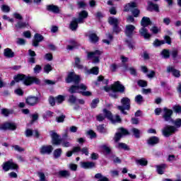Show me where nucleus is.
<instances>
[{"mask_svg":"<svg viewBox=\"0 0 181 181\" xmlns=\"http://www.w3.org/2000/svg\"><path fill=\"white\" fill-rule=\"evenodd\" d=\"M16 83H19V81H23L25 86H32L33 83L35 84H40V80L34 76H26L25 74H18L13 77Z\"/></svg>","mask_w":181,"mask_h":181,"instance_id":"1","label":"nucleus"},{"mask_svg":"<svg viewBox=\"0 0 181 181\" xmlns=\"http://www.w3.org/2000/svg\"><path fill=\"white\" fill-rule=\"evenodd\" d=\"M88 16V13L86 11H82L79 13V17L78 18H74L70 23L69 29L71 30H77L78 28V23H84V19Z\"/></svg>","mask_w":181,"mask_h":181,"instance_id":"2","label":"nucleus"},{"mask_svg":"<svg viewBox=\"0 0 181 181\" xmlns=\"http://www.w3.org/2000/svg\"><path fill=\"white\" fill-rule=\"evenodd\" d=\"M120 103L122 105L117 106V110H119L122 114L127 115L128 113L125 111V110L127 111L131 110V99L127 97H124L121 99Z\"/></svg>","mask_w":181,"mask_h":181,"instance_id":"3","label":"nucleus"},{"mask_svg":"<svg viewBox=\"0 0 181 181\" xmlns=\"http://www.w3.org/2000/svg\"><path fill=\"white\" fill-rule=\"evenodd\" d=\"M105 91H116L117 93H125V87L119 83V81H116L111 87H104Z\"/></svg>","mask_w":181,"mask_h":181,"instance_id":"4","label":"nucleus"},{"mask_svg":"<svg viewBox=\"0 0 181 181\" xmlns=\"http://www.w3.org/2000/svg\"><path fill=\"white\" fill-rule=\"evenodd\" d=\"M136 6H138V5L135 2L129 3L124 6V12H129V11H131L134 18H138L140 11L137 8H136Z\"/></svg>","mask_w":181,"mask_h":181,"instance_id":"5","label":"nucleus"},{"mask_svg":"<svg viewBox=\"0 0 181 181\" xmlns=\"http://www.w3.org/2000/svg\"><path fill=\"white\" fill-rule=\"evenodd\" d=\"M162 132L164 136L168 138V136H170V135H173L175 132H177V128H176L175 126L166 125L162 129Z\"/></svg>","mask_w":181,"mask_h":181,"instance_id":"6","label":"nucleus"},{"mask_svg":"<svg viewBox=\"0 0 181 181\" xmlns=\"http://www.w3.org/2000/svg\"><path fill=\"white\" fill-rule=\"evenodd\" d=\"M81 81V78H80V76L76 75L74 72H69L68 74V76L66 78V83H74L75 84H78Z\"/></svg>","mask_w":181,"mask_h":181,"instance_id":"7","label":"nucleus"},{"mask_svg":"<svg viewBox=\"0 0 181 181\" xmlns=\"http://www.w3.org/2000/svg\"><path fill=\"white\" fill-rule=\"evenodd\" d=\"M103 54V51L96 50L93 52L88 53V59H92L93 63H100V56Z\"/></svg>","mask_w":181,"mask_h":181,"instance_id":"8","label":"nucleus"},{"mask_svg":"<svg viewBox=\"0 0 181 181\" xmlns=\"http://www.w3.org/2000/svg\"><path fill=\"white\" fill-rule=\"evenodd\" d=\"M80 90H83V91H86V90H87V86L83 83L80 84L79 86L72 85L69 89V92L71 94H74L76 93H81Z\"/></svg>","mask_w":181,"mask_h":181,"instance_id":"9","label":"nucleus"},{"mask_svg":"<svg viewBox=\"0 0 181 181\" xmlns=\"http://www.w3.org/2000/svg\"><path fill=\"white\" fill-rule=\"evenodd\" d=\"M50 136L52 138V145H62V139H60V136L56 133L54 131L49 132Z\"/></svg>","mask_w":181,"mask_h":181,"instance_id":"10","label":"nucleus"},{"mask_svg":"<svg viewBox=\"0 0 181 181\" xmlns=\"http://www.w3.org/2000/svg\"><path fill=\"white\" fill-rule=\"evenodd\" d=\"M122 135H129V132L126 129L122 127L118 129V132L115 134L114 141L115 142H119V141L122 138Z\"/></svg>","mask_w":181,"mask_h":181,"instance_id":"11","label":"nucleus"},{"mask_svg":"<svg viewBox=\"0 0 181 181\" xmlns=\"http://www.w3.org/2000/svg\"><path fill=\"white\" fill-rule=\"evenodd\" d=\"M172 115H173V110L168 109L167 107L163 108V118L165 119V121L167 122L173 121L172 119Z\"/></svg>","mask_w":181,"mask_h":181,"instance_id":"12","label":"nucleus"},{"mask_svg":"<svg viewBox=\"0 0 181 181\" xmlns=\"http://www.w3.org/2000/svg\"><path fill=\"white\" fill-rule=\"evenodd\" d=\"M3 169L5 172L11 169H18V165L15 164L12 160H10L3 164Z\"/></svg>","mask_w":181,"mask_h":181,"instance_id":"13","label":"nucleus"},{"mask_svg":"<svg viewBox=\"0 0 181 181\" xmlns=\"http://www.w3.org/2000/svg\"><path fill=\"white\" fill-rule=\"evenodd\" d=\"M1 129H3L4 131H6L8 129L15 131V129H16V124L12 122H6L3 124H0V131Z\"/></svg>","mask_w":181,"mask_h":181,"instance_id":"14","label":"nucleus"},{"mask_svg":"<svg viewBox=\"0 0 181 181\" xmlns=\"http://www.w3.org/2000/svg\"><path fill=\"white\" fill-rule=\"evenodd\" d=\"M25 103L30 107H35V105L39 104V98L36 96H28L25 99Z\"/></svg>","mask_w":181,"mask_h":181,"instance_id":"15","label":"nucleus"},{"mask_svg":"<svg viewBox=\"0 0 181 181\" xmlns=\"http://www.w3.org/2000/svg\"><path fill=\"white\" fill-rule=\"evenodd\" d=\"M40 152L42 155H50L53 152V146L51 145L42 146L40 149Z\"/></svg>","mask_w":181,"mask_h":181,"instance_id":"16","label":"nucleus"},{"mask_svg":"<svg viewBox=\"0 0 181 181\" xmlns=\"http://www.w3.org/2000/svg\"><path fill=\"white\" fill-rule=\"evenodd\" d=\"M167 73H172L174 77L179 78L180 77V71L175 69L174 66H169L167 67Z\"/></svg>","mask_w":181,"mask_h":181,"instance_id":"17","label":"nucleus"},{"mask_svg":"<svg viewBox=\"0 0 181 181\" xmlns=\"http://www.w3.org/2000/svg\"><path fill=\"white\" fill-rule=\"evenodd\" d=\"M43 39L44 37L40 35V34L36 33L34 36V40H33V46H34V47H37V46H39V43L42 42Z\"/></svg>","mask_w":181,"mask_h":181,"instance_id":"18","label":"nucleus"},{"mask_svg":"<svg viewBox=\"0 0 181 181\" xmlns=\"http://www.w3.org/2000/svg\"><path fill=\"white\" fill-rule=\"evenodd\" d=\"M134 30H135V27L133 25H126V29H125L126 36H128V37H132V35H134Z\"/></svg>","mask_w":181,"mask_h":181,"instance_id":"19","label":"nucleus"},{"mask_svg":"<svg viewBox=\"0 0 181 181\" xmlns=\"http://www.w3.org/2000/svg\"><path fill=\"white\" fill-rule=\"evenodd\" d=\"M83 71L86 74H95L97 76L98 74L99 69L98 66H94L91 69L88 70L87 67L83 68Z\"/></svg>","mask_w":181,"mask_h":181,"instance_id":"20","label":"nucleus"},{"mask_svg":"<svg viewBox=\"0 0 181 181\" xmlns=\"http://www.w3.org/2000/svg\"><path fill=\"white\" fill-rule=\"evenodd\" d=\"M28 54L30 57L28 59V63H30L31 64H35L36 63V52L32 49L28 50Z\"/></svg>","mask_w":181,"mask_h":181,"instance_id":"21","label":"nucleus"},{"mask_svg":"<svg viewBox=\"0 0 181 181\" xmlns=\"http://www.w3.org/2000/svg\"><path fill=\"white\" fill-rule=\"evenodd\" d=\"M160 139L158 136H151L147 140V143L148 145H151V146H154V145H158L159 144Z\"/></svg>","mask_w":181,"mask_h":181,"instance_id":"22","label":"nucleus"},{"mask_svg":"<svg viewBox=\"0 0 181 181\" xmlns=\"http://www.w3.org/2000/svg\"><path fill=\"white\" fill-rule=\"evenodd\" d=\"M139 33L141 36H143L144 39H149L151 37V34L148 32V29L146 28V27H142L139 30Z\"/></svg>","mask_w":181,"mask_h":181,"instance_id":"23","label":"nucleus"},{"mask_svg":"<svg viewBox=\"0 0 181 181\" xmlns=\"http://www.w3.org/2000/svg\"><path fill=\"white\" fill-rule=\"evenodd\" d=\"M81 168L83 169H93V168H95V163L94 162H83L81 163Z\"/></svg>","mask_w":181,"mask_h":181,"instance_id":"24","label":"nucleus"},{"mask_svg":"<svg viewBox=\"0 0 181 181\" xmlns=\"http://www.w3.org/2000/svg\"><path fill=\"white\" fill-rule=\"evenodd\" d=\"M148 11H155V12H159V6L158 4H153L152 1H148Z\"/></svg>","mask_w":181,"mask_h":181,"instance_id":"25","label":"nucleus"},{"mask_svg":"<svg viewBox=\"0 0 181 181\" xmlns=\"http://www.w3.org/2000/svg\"><path fill=\"white\" fill-rule=\"evenodd\" d=\"M4 54L5 57H7V59H12V57H15V52H13L10 48L5 49Z\"/></svg>","mask_w":181,"mask_h":181,"instance_id":"26","label":"nucleus"},{"mask_svg":"<svg viewBox=\"0 0 181 181\" xmlns=\"http://www.w3.org/2000/svg\"><path fill=\"white\" fill-rule=\"evenodd\" d=\"M47 11H49V12H53L54 13H59L60 12L59 6L53 4L47 6Z\"/></svg>","mask_w":181,"mask_h":181,"instance_id":"27","label":"nucleus"},{"mask_svg":"<svg viewBox=\"0 0 181 181\" xmlns=\"http://www.w3.org/2000/svg\"><path fill=\"white\" fill-rule=\"evenodd\" d=\"M152 22L151 21V18L148 17H143L141 21V25L144 28H146V26H149V25H151Z\"/></svg>","mask_w":181,"mask_h":181,"instance_id":"28","label":"nucleus"},{"mask_svg":"<svg viewBox=\"0 0 181 181\" xmlns=\"http://www.w3.org/2000/svg\"><path fill=\"white\" fill-rule=\"evenodd\" d=\"M119 19L115 18V17H109L108 18V23L110 25H112V26H116L117 25H119Z\"/></svg>","mask_w":181,"mask_h":181,"instance_id":"29","label":"nucleus"},{"mask_svg":"<svg viewBox=\"0 0 181 181\" xmlns=\"http://www.w3.org/2000/svg\"><path fill=\"white\" fill-rule=\"evenodd\" d=\"M124 71H130V74H132V76H136V69H135V68L134 67H129L128 68V65L124 64Z\"/></svg>","mask_w":181,"mask_h":181,"instance_id":"30","label":"nucleus"},{"mask_svg":"<svg viewBox=\"0 0 181 181\" xmlns=\"http://www.w3.org/2000/svg\"><path fill=\"white\" fill-rule=\"evenodd\" d=\"M26 26H28V23H25V22H22V21H18L16 25V30H19V29H23L25 28H26Z\"/></svg>","mask_w":181,"mask_h":181,"instance_id":"31","label":"nucleus"},{"mask_svg":"<svg viewBox=\"0 0 181 181\" xmlns=\"http://www.w3.org/2000/svg\"><path fill=\"white\" fill-rule=\"evenodd\" d=\"M57 175L59 177H69L70 176V171L66 170H60Z\"/></svg>","mask_w":181,"mask_h":181,"instance_id":"32","label":"nucleus"},{"mask_svg":"<svg viewBox=\"0 0 181 181\" xmlns=\"http://www.w3.org/2000/svg\"><path fill=\"white\" fill-rule=\"evenodd\" d=\"M88 37L91 43H97L99 40L98 36L95 33L90 34Z\"/></svg>","mask_w":181,"mask_h":181,"instance_id":"33","label":"nucleus"},{"mask_svg":"<svg viewBox=\"0 0 181 181\" xmlns=\"http://www.w3.org/2000/svg\"><path fill=\"white\" fill-rule=\"evenodd\" d=\"M156 168L158 175H163L165 169H166V164H161L160 165H157Z\"/></svg>","mask_w":181,"mask_h":181,"instance_id":"34","label":"nucleus"},{"mask_svg":"<svg viewBox=\"0 0 181 181\" xmlns=\"http://www.w3.org/2000/svg\"><path fill=\"white\" fill-rule=\"evenodd\" d=\"M97 131L100 134H107V127L105 124H99L97 127Z\"/></svg>","mask_w":181,"mask_h":181,"instance_id":"35","label":"nucleus"},{"mask_svg":"<svg viewBox=\"0 0 181 181\" xmlns=\"http://www.w3.org/2000/svg\"><path fill=\"white\" fill-rule=\"evenodd\" d=\"M116 148L118 149H124V151H129V147L124 143H118Z\"/></svg>","mask_w":181,"mask_h":181,"instance_id":"36","label":"nucleus"},{"mask_svg":"<svg viewBox=\"0 0 181 181\" xmlns=\"http://www.w3.org/2000/svg\"><path fill=\"white\" fill-rule=\"evenodd\" d=\"M132 132L133 133V135L135 136V138H137V139L141 138V130L136 128H132Z\"/></svg>","mask_w":181,"mask_h":181,"instance_id":"37","label":"nucleus"},{"mask_svg":"<svg viewBox=\"0 0 181 181\" xmlns=\"http://www.w3.org/2000/svg\"><path fill=\"white\" fill-rule=\"evenodd\" d=\"M136 163L137 165H140L141 166H146V165H148V160H146L145 158H141L136 160Z\"/></svg>","mask_w":181,"mask_h":181,"instance_id":"38","label":"nucleus"},{"mask_svg":"<svg viewBox=\"0 0 181 181\" xmlns=\"http://www.w3.org/2000/svg\"><path fill=\"white\" fill-rule=\"evenodd\" d=\"M75 66L77 69L84 71V67L83 65L80 64V58L76 57L75 58Z\"/></svg>","mask_w":181,"mask_h":181,"instance_id":"39","label":"nucleus"},{"mask_svg":"<svg viewBox=\"0 0 181 181\" xmlns=\"http://www.w3.org/2000/svg\"><path fill=\"white\" fill-rule=\"evenodd\" d=\"M134 101L139 104V105H141V104H142L144 103V97L141 95H138L135 97L134 98Z\"/></svg>","mask_w":181,"mask_h":181,"instance_id":"40","label":"nucleus"},{"mask_svg":"<svg viewBox=\"0 0 181 181\" xmlns=\"http://www.w3.org/2000/svg\"><path fill=\"white\" fill-rule=\"evenodd\" d=\"M62 148L55 149L53 153L54 157L56 158H60V156H62Z\"/></svg>","mask_w":181,"mask_h":181,"instance_id":"41","label":"nucleus"},{"mask_svg":"<svg viewBox=\"0 0 181 181\" xmlns=\"http://www.w3.org/2000/svg\"><path fill=\"white\" fill-rule=\"evenodd\" d=\"M153 45L155 46V47H158L159 46H162V45H165V41L156 39L153 42Z\"/></svg>","mask_w":181,"mask_h":181,"instance_id":"42","label":"nucleus"},{"mask_svg":"<svg viewBox=\"0 0 181 181\" xmlns=\"http://www.w3.org/2000/svg\"><path fill=\"white\" fill-rule=\"evenodd\" d=\"M161 54L164 59H169V57H170V52H169L168 49H163L161 52Z\"/></svg>","mask_w":181,"mask_h":181,"instance_id":"43","label":"nucleus"},{"mask_svg":"<svg viewBox=\"0 0 181 181\" xmlns=\"http://www.w3.org/2000/svg\"><path fill=\"white\" fill-rule=\"evenodd\" d=\"M68 101L71 104H76V103L77 102V98L74 95H71L69 97Z\"/></svg>","mask_w":181,"mask_h":181,"instance_id":"44","label":"nucleus"},{"mask_svg":"<svg viewBox=\"0 0 181 181\" xmlns=\"http://www.w3.org/2000/svg\"><path fill=\"white\" fill-rule=\"evenodd\" d=\"M52 70H53V68L52 67V65L47 64L44 66V71L45 73H47V74H49V73H50V71H52Z\"/></svg>","mask_w":181,"mask_h":181,"instance_id":"45","label":"nucleus"},{"mask_svg":"<svg viewBox=\"0 0 181 181\" xmlns=\"http://www.w3.org/2000/svg\"><path fill=\"white\" fill-rule=\"evenodd\" d=\"M64 96L59 95L55 98V101L57 103V104H62L63 101H64Z\"/></svg>","mask_w":181,"mask_h":181,"instance_id":"46","label":"nucleus"},{"mask_svg":"<svg viewBox=\"0 0 181 181\" xmlns=\"http://www.w3.org/2000/svg\"><path fill=\"white\" fill-rule=\"evenodd\" d=\"M110 121L112 122V124H115V122H121V117L119 115H115V117H112Z\"/></svg>","mask_w":181,"mask_h":181,"instance_id":"47","label":"nucleus"},{"mask_svg":"<svg viewBox=\"0 0 181 181\" xmlns=\"http://www.w3.org/2000/svg\"><path fill=\"white\" fill-rule=\"evenodd\" d=\"M77 5L80 9L84 8L87 6V4H86V0L78 1Z\"/></svg>","mask_w":181,"mask_h":181,"instance_id":"48","label":"nucleus"},{"mask_svg":"<svg viewBox=\"0 0 181 181\" xmlns=\"http://www.w3.org/2000/svg\"><path fill=\"white\" fill-rule=\"evenodd\" d=\"M170 122H173L175 125L176 128H180L181 127V119H177L175 121L173 120Z\"/></svg>","mask_w":181,"mask_h":181,"instance_id":"49","label":"nucleus"},{"mask_svg":"<svg viewBox=\"0 0 181 181\" xmlns=\"http://www.w3.org/2000/svg\"><path fill=\"white\" fill-rule=\"evenodd\" d=\"M137 84L139 87H146L148 86V82L146 81L139 80L138 81Z\"/></svg>","mask_w":181,"mask_h":181,"instance_id":"50","label":"nucleus"},{"mask_svg":"<svg viewBox=\"0 0 181 181\" xmlns=\"http://www.w3.org/2000/svg\"><path fill=\"white\" fill-rule=\"evenodd\" d=\"M107 93H110L109 95H110V97H112V98H115V99L118 98V94H117V91L110 90Z\"/></svg>","mask_w":181,"mask_h":181,"instance_id":"51","label":"nucleus"},{"mask_svg":"<svg viewBox=\"0 0 181 181\" xmlns=\"http://www.w3.org/2000/svg\"><path fill=\"white\" fill-rule=\"evenodd\" d=\"M98 103H100V100L98 99L93 100L92 103H90L91 108H96L97 105H98Z\"/></svg>","mask_w":181,"mask_h":181,"instance_id":"52","label":"nucleus"},{"mask_svg":"<svg viewBox=\"0 0 181 181\" xmlns=\"http://www.w3.org/2000/svg\"><path fill=\"white\" fill-rule=\"evenodd\" d=\"M103 112L105 115V117L108 118V119H112V115L111 114V112L107 110L106 109L103 110Z\"/></svg>","mask_w":181,"mask_h":181,"instance_id":"53","label":"nucleus"},{"mask_svg":"<svg viewBox=\"0 0 181 181\" xmlns=\"http://www.w3.org/2000/svg\"><path fill=\"white\" fill-rule=\"evenodd\" d=\"M35 74H39L42 71V66L40 65H35L33 69Z\"/></svg>","mask_w":181,"mask_h":181,"instance_id":"54","label":"nucleus"},{"mask_svg":"<svg viewBox=\"0 0 181 181\" xmlns=\"http://www.w3.org/2000/svg\"><path fill=\"white\" fill-rule=\"evenodd\" d=\"M37 175L40 177V181H47V180H46V175H45V173L39 172L37 173Z\"/></svg>","mask_w":181,"mask_h":181,"instance_id":"55","label":"nucleus"},{"mask_svg":"<svg viewBox=\"0 0 181 181\" xmlns=\"http://www.w3.org/2000/svg\"><path fill=\"white\" fill-rule=\"evenodd\" d=\"M16 43H17V45L23 46L26 44V40L23 38H17Z\"/></svg>","mask_w":181,"mask_h":181,"instance_id":"56","label":"nucleus"},{"mask_svg":"<svg viewBox=\"0 0 181 181\" xmlns=\"http://www.w3.org/2000/svg\"><path fill=\"white\" fill-rule=\"evenodd\" d=\"M61 144L62 145V146H64V148H69L71 146V144H70V142L67 141H64L63 139H62Z\"/></svg>","mask_w":181,"mask_h":181,"instance_id":"57","label":"nucleus"},{"mask_svg":"<svg viewBox=\"0 0 181 181\" xmlns=\"http://www.w3.org/2000/svg\"><path fill=\"white\" fill-rule=\"evenodd\" d=\"M173 110L175 111V112L180 114L181 112V106L179 105H174L173 107Z\"/></svg>","mask_w":181,"mask_h":181,"instance_id":"58","label":"nucleus"},{"mask_svg":"<svg viewBox=\"0 0 181 181\" xmlns=\"http://www.w3.org/2000/svg\"><path fill=\"white\" fill-rule=\"evenodd\" d=\"M112 160L114 162V163H121V159L115 156H112L111 157Z\"/></svg>","mask_w":181,"mask_h":181,"instance_id":"59","label":"nucleus"},{"mask_svg":"<svg viewBox=\"0 0 181 181\" xmlns=\"http://www.w3.org/2000/svg\"><path fill=\"white\" fill-rule=\"evenodd\" d=\"M170 53L173 59H176V57H177V54H179V51L177 49H173Z\"/></svg>","mask_w":181,"mask_h":181,"instance_id":"60","label":"nucleus"},{"mask_svg":"<svg viewBox=\"0 0 181 181\" xmlns=\"http://www.w3.org/2000/svg\"><path fill=\"white\" fill-rule=\"evenodd\" d=\"M71 43L73 45H68L67 46L68 50H73V49H74V47H76L77 46V42L75 41H71Z\"/></svg>","mask_w":181,"mask_h":181,"instance_id":"61","label":"nucleus"},{"mask_svg":"<svg viewBox=\"0 0 181 181\" xmlns=\"http://www.w3.org/2000/svg\"><path fill=\"white\" fill-rule=\"evenodd\" d=\"M87 134H88V135H90L91 139H93V138H97V134L93 130L88 131Z\"/></svg>","mask_w":181,"mask_h":181,"instance_id":"62","label":"nucleus"},{"mask_svg":"<svg viewBox=\"0 0 181 181\" xmlns=\"http://www.w3.org/2000/svg\"><path fill=\"white\" fill-rule=\"evenodd\" d=\"M1 11H2L3 12L8 13V12H9V11H11V8H9V6H7V5H3V6H1Z\"/></svg>","mask_w":181,"mask_h":181,"instance_id":"63","label":"nucleus"},{"mask_svg":"<svg viewBox=\"0 0 181 181\" xmlns=\"http://www.w3.org/2000/svg\"><path fill=\"white\" fill-rule=\"evenodd\" d=\"M69 168L71 170H73L74 172H76V170H77V165L76 164L71 163L69 165Z\"/></svg>","mask_w":181,"mask_h":181,"instance_id":"64","label":"nucleus"}]
</instances>
